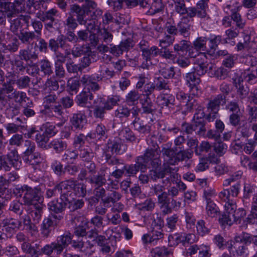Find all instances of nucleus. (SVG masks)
<instances>
[{"mask_svg": "<svg viewBox=\"0 0 257 257\" xmlns=\"http://www.w3.org/2000/svg\"><path fill=\"white\" fill-rule=\"evenodd\" d=\"M176 149L172 148V143L168 142L162 146L161 152L167 164L171 165L178 164L180 161H186L192 157L193 151L180 150L177 152Z\"/></svg>", "mask_w": 257, "mask_h": 257, "instance_id": "f257e3e1", "label": "nucleus"}, {"mask_svg": "<svg viewBox=\"0 0 257 257\" xmlns=\"http://www.w3.org/2000/svg\"><path fill=\"white\" fill-rule=\"evenodd\" d=\"M40 189L38 187L24 185L19 189V193L22 197L24 204L32 206L42 202Z\"/></svg>", "mask_w": 257, "mask_h": 257, "instance_id": "f03ea898", "label": "nucleus"}, {"mask_svg": "<svg viewBox=\"0 0 257 257\" xmlns=\"http://www.w3.org/2000/svg\"><path fill=\"white\" fill-rule=\"evenodd\" d=\"M221 102L225 103V97L221 94L216 95L209 101L206 106L208 112L206 119L208 121H212L216 118Z\"/></svg>", "mask_w": 257, "mask_h": 257, "instance_id": "7ed1b4c3", "label": "nucleus"}, {"mask_svg": "<svg viewBox=\"0 0 257 257\" xmlns=\"http://www.w3.org/2000/svg\"><path fill=\"white\" fill-rule=\"evenodd\" d=\"M75 181L72 179L62 181L57 185L62 199L68 202L73 201L74 197L73 188L75 187Z\"/></svg>", "mask_w": 257, "mask_h": 257, "instance_id": "20e7f679", "label": "nucleus"}, {"mask_svg": "<svg viewBox=\"0 0 257 257\" xmlns=\"http://www.w3.org/2000/svg\"><path fill=\"white\" fill-rule=\"evenodd\" d=\"M140 111V109L137 107H134L132 109V115L133 118L132 124L135 130L140 133L143 134L148 133L150 131V126L145 124L143 121L139 117Z\"/></svg>", "mask_w": 257, "mask_h": 257, "instance_id": "39448f33", "label": "nucleus"}, {"mask_svg": "<svg viewBox=\"0 0 257 257\" xmlns=\"http://www.w3.org/2000/svg\"><path fill=\"white\" fill-rule=\"evenodd\" d=\"M124 170L127 176H135L139 170L145 172L146 170V162L141 157H138L136 160L135 164L124 165Z\"/></svg>", "mask_w": 257, "mask_h": 257, "instance_id": "423d86ee", "label": "nucleus"}, {"mask_svg": "<svg viewBox=\"0 0 257 257\" xmlns=\"http://www.w3.org/2000/svg\"><path fill=\"white\" fill-rule=\"evenodd\" d=\"M184 79L192 94L198 95L199 90L197 86L201 82L200 76L192 69L190 72L186 73Z\"/></svg>", "mask_w": 257, "mask_h": 257, "instance_id": "0eeeda50", "label": "nucleus"}, {"mask_svg": "<svg viewBox=\"0 0 257 257\" xmlns=\"http://www.w3.org/2000/svg\"><path fill=\"white\" fill-rule=\"evenodd\" d=\"M153 148H148L146 150L142 157L146 162V166L150 161H152V165L155 167L161 165V162L158 158L159 146L157 144H153Z\"/></svg>", "mask_w": 257, "mask_h": 257, "instance_id": "6e6552de", "label": "nucleus"}, {"mask_svg": "<svg viewBox=\"0 0 257 257\" xmlns=\"http://www.w3.org/2000/svg\"><path fill=\"white\" fill-rule=\"evenodd\" d=\"M158 53L159 49L156 46H153L147 49H144L142 52L144 61L140 67L144 69H148L150 66L152 64V58L157 56L158 55Z\"/></svg>", "mask_w": 257, "mask_h": 257, "instance_id": "1a4fd4ad", "label": "nucleus"}, {"mask_svg": "<svg viewBox=\"0 0 257 257\" xmlns=\"http://www.w3.org/2000/svg\"><path fill=\"white\" fill-rule=\"evenodd\" d=\"M100 80H101V78L98 76L84 75L81 78L80 81L89 91H95L100 89V86L97 81Z\"/></svg>", "mask_w": 257, "mask_h": 257, "instance_id": "9d476101", "label": "nucleus"}, {"mask_svg": "<svg viewBox=\"0 0 257 257\" xmlns=\"http://www.w3.org/2000/svg\"><path fill=\"white\" fill-rule=\"evenodd\" d=\"M132 41L130 39L122 41L118 45H110V53L116 57H119L124 52L128 51L133 47Z\"/></svg>", "mask_w": 257, "mask_h": 257, "instance_id": "9b49d317", "label": "nucleus"}, {"mask_svg": "<svg viewBox=\"0 0 257 257\" xmlns=\"http://www.w3.org/2000/svg\"><path fill=\"white\" fill-rule=\"evenodd\" d=\"M10 2L0 0V25L5 23L6 17H13L15 15V10Z\"/></svg>", "mask_w": 257, "mask_h": 257, "instance_id": "f8f14e48", "label": "nucleus"}, {"mask_svg": "<svg viewBox=\"0 0 257 257\" xmlns=\"http://www.w3.org/2000/svg\"><path fill=\"white\" fill-rule=\"evenodd\" d=\"M241 242L235 241L234 240L231 244V248L235 249L237 254L243 256H247L253 252L252 246L250 244H240Z\"/></svg>", "mask_w": 257, "mask_h": 257, "instance_id": "ddd939ff", "label": "nucleus"}, {"mask_svg": "<svg viewBox=\"0 0 257 257\" xmlns=\"http://www.w3.org/2000/svg\"><path fill=\"white\" fill-rule=\"evenodd\" d=\"M204 116V113L202 111L196 113L194 116V130L196 133L199 135H203L206 131Z\"/></svg>", "mask_w": 257, "mask_h": 257, "instance_id": "4468645a", "label": "nucleus"}, {"mask_svg": "<svg viewBox=\"0 0 257 257\" xmlns=\"http://www.w3.org/2000/svg\"><path fill=\"white\" fill-rule=\"evenodd\" d=\"M108 170L107 167H102L97 175L88 178L89 182L95 186H102L105 185L106 182L105 176Z\"/></svg>", "mask_w": 257, "mask_h": 257, "instance_id": "2eb2a0df", "label": "nucleus"}, {"mask_svg": "<svg viewBox=\"0 0 257 257\" xmlns=\"http://www.w3.org/2000/svg\"><path fill=\"white\" fill-rule=\"evenodd\" d=\"M70 122L76 129L81 130L86 122V116L84 112L77 111L73 114Z\"/></svg>", "mask_w": 257, "mask_h": 257, "instance_id": "dca6fc26", "label": "nucleus"}, {"mask_svg": "<svg viewBox=\"0 0 257 257\" xmlns=\"http://www.w3.org/2000/svg\"><path fill=\"white\" fill-rule=\"evenodd\" d=\"M68 202L62 199L60 197L59 199H57L51 201L48 204L49 208L52 212L56 214L61 213L65 210Z\"/></svg>", "mask_w": 257, "mask_h": 257, "instance_id": "f3484780", "label": "nucleus"}, {"mask_svg": "<svg viewBox=\"0 0 257 257\" xmlns=\"http://www.w3.org/2000/svg\"><path fill=\"white\" fill-rule=\"evenodd\" d=\"M72 239V237L70 232H66L58 237L57 241L55 242L60 253L71 242Z\"/></svg>", "mask_w": 257, "mask_h": 257, "instance_id": "a211bd4d", "label": "nucleus"}, {"mask_svg": "<svg viewBox=\"0 0 257 257\" xmlns=\"http://www.w3.org/2000/svg\"><path fill=\"white\" fill-rule=\"evenodd\" d=\"M6 161L11 167L12 166L16 170L20 169L21 162L19 161V156L16 149L10 150L7 155Z\"/></svg>", "mask_w": 257, "mask_h": 257, "instance_id": "6ab92c4d", "label": "nucleus"}, {"mask_svg": "<svg viewBox=\"0 0 257 257\" xmlns=\"http://www.w3.org/2000/svg\"><path fill=\"white\" fill-rule=\"evenodd\" d=\"M158 203L160 205V208L163 214L166 215L170 213L171 209L169 207L170 198L168 193L165 191L157 196Z\"/></svg>", "mask_w": 257, "mask_h": 257, "instance_id": "aec40b11", "label": "nucleus"}, {"mask_svg": "<svg viewBox=\"0 0 257 257\" xmlns=\"http://www.w3.org/2000/svg\"><path fill=\"white\" fill-rule=\"evenodd\" d=\"M15 15L13 17H11L10 22L11 23L10 29L13 32H16L22 26V21L26 22L27 24L29 23V20L30 19L29 16H23L20 17L15 18L16 13L15 12Z\"/></svg>", "mask_w": 257, "mask_h": 257, "instance_id": "412c9836", "label": "nucleus"}, {"mask_svg": "<svg viewBox=\"0 0 257 257\" xmlns=\"http://www.w3.org/2000/svg\"><path fill=\"white\" fill-rule=\"evenodd\" d=\"M106 133V128L103 124H97L93 132L88 134L86 137L98 140H104L107 138Z\"/></svg>", "mask_w": 257, "mask_h": 257, "instance_id": "4be33fe9", "label": "nucleus"}, {"mask_svg": "<svg viewBox=\"0 0 257 257\" xmlns=\"http://www.w3.org/2000/svg\"><path fill=\"white\" fill-rule=\"evenodd\" d=\"M93 95L90 91H83L76 98V102L77 104L80 106H88V104H90L89 100L93 99Z\"/></svg>", "mask_w": 257, "mask_h": 257, "instance_id": "5701e85b", "label": "nucleus"}, {"mask_svg": "<svg viewBox=\"0 0 257 257\" xmlns=\"http://www.w3.org/2000/svg\"><path fill=\"white\" fill-rule=\"evenodd\" d=\"M175 97L170 94H163L157 98V103L162 108L168 107L173 108L175 105Z\"/></svg>", "mask_w": 257, "mask_h": 257, "instance_id": "b1692460", "label": "nucleus"}, {"mask_svg": "<svg viewBox=\"0 0 257 257\" xmlns=\"http://www.w3.org/2000/svg\"><path fill=\"white\" fill-rule=\"evenodd\" d=\"M14 87L10 82L4 83L0 88V104L5 106L7 103V94L14 91Z\"/></svg>", "mask_w": 257, "mask_h": 257, "instance_id": "393cba45", "label": "nucleus"}, {"mask_svg": "<svg viewBox=\"0 0 257 257\" xmlns=\"http://www.w3.org/2000/svg\"><path fill=\"white\" fill-rule=\"evenodd\" d=\"M18 56L21 60H24L26 62L30 60H36L38 58V53L33 51L29 47L20 50Z\"/></svg>", "mask_w": 257, "mask_h": 257, "instance_id": "a878e982", "label": "nucleus"}, {"mask_svg": "<svg viewBox=\"0 0 257 257\" xmlns=\"http://www.w3.org/2000/svg\"><path fill=\"white\" fill-rule=\"evenodd\" d=\"M24 162L27 164L35 166L41 164L43 159L41 154L38 152H34L25 157H23Z\"/></svg>", "mask_w": 257, "mask_h": 257, "instance_id": "bb28decb", "label": "nucleus"}, {"mask_svg": "<svg viewBox=\"0 0 257 257\" xmlns=\"http://www.w3.org/2000/svg\"><path fill=\"white\" fill-rule=\"evenodd\" d=\"M189 20L187 17H183L177 24V30L181 35L187 37L190 34L191 26L188 24Z\"/></svg>", "mask_w": 257, "mask_h": 257, "instance_id": "cd10ccee", "label": "nucleus"}, {"mask_svg": "<svg viewBox=\"0 0 257 257\" xmlns=\"http://www.w3.org/2000/svg\"><path fill=\"white\" fill-rule=\"evenodd\" d=\"M239 7H236L231 10V17L232 20L235 23L237 28L242 29L245 25V21L243 20L241 15L238 13Z\"/></svg>", "mask_w": 257, "mask_h": 257, "instance_id": "c85d7f7f", "label": "nucleus"}, {"mask_svg": "<svg viewBox=\"0 0 257 257\" xmlns=\"http://www.w3.org/2000/svg\"><path fill=\"white\" fill-rule=\"evenodd\" d=\"M232 211H229L228 210V207H225V212L219 219V222L222 226L224 227L230 226L235 222V219L233 218L234 215H232Z\"/></svg>", "mask_w": 257, "mask_h": 257, "instance_id": "c756f323", "label": "nucleus"}, {"mask_svg": "<svg viewBox=\"0 0 257 257\" xmlns=\"http://www.w3.org/2000/svg\"><path fill=\"white\" fill-rule=\"evenodd\" d=\"M225 207H228V210L229 211H232V215L233 218L235 219V222L241 218L243 217L246 215L245 211L242 208H239L236 210V205L233 202H228L226 205H225Z\"/></svg>", "mask_w": 257, "mask_h": 257, "instance_id": "7c9ffc66", "label": "nucleus"}, {"mask_svg": "<svg viewBox=\"0 0 257 257\" xmlns=\"http://www.w3.org/2000/svg\"><path fill=\"white\" fill-rule=\"evenodd\" d=\"M217 160V159L216 158L211 156L208 157L200 158L196 170L199 172L204 171L208 168L210 163H215Z\"/></svg>", "mask_w": 257, "mask_h": 257, "instance_id": "2f4dec72", "label": "nucleus"}, {"mask_svg": "<svg viewBox=\"0 0 257 257\" xmlns=\"http://www.w3.org/2000/svg\"><path fill=\"white\" fill-rule=\"evenodd\" d=\"M38 36L33 32L21 31L18 37L23 44H31Z\"/></svg>", "mask_w": 257, "mask_h": 257, "instance_id": "473e14b6", "label": "nucleus"}, {"mask_svg": "<svg viewBox=\"0 0 257 257\" xmlns=\"http://www.w3.org/2000/svg\"><path fill=\"white\" fill-rule=\"evenodd\" d=\"M3 224L4 229L10 233L14 232L16 229L20 228L21 226V223L19 221L13 218L4 220Z\"/></svg>", "mask_w": 257, "mask_h": 257, "instance_id": "72a5a7b5", "label": "nucleus"}, {"mask_svg": "<svg viewBox=\"0 0 257 257\" xmlns=\"http://www.w3.org/2000/svg\"><path fill=\"white\" fill-rule=\"evenodd\" d=\"M95 154V152L91 148L86 146L80 150L79 155L83 161L88 162H91Z\"/></svg>", "mask_w": 257, "mask_h": 257, "instance_id": "f704fd0d", "label": "nucleus"}, {"mask_svg": "<svg viewBox=\"0 0 257 257\" xmlns=\"http://www.w3.org/2000/svg\"><path fill=\"white\" fill-rule=\"evenodd\" d=\"M169 166H166L160 169H155L150 171V177L154 181H157L159 179H164L166 173H168V168Z\"/></svg>", "mask_w": 257, "mask_h": 257, "instance_id": "c9c22d12", "label": "nucleus"}, {"mask_svg": "<svg viewBox=\"0 0 257 257\" xmlns=\"http://www.w3.org/2000/svg\"><path fill=\"white\" fill-rule=\"evenodd\" d=\"M190 42L186 40H182L174 46V50L177 55H184L187 53Z\"/></svg>", "mask_w": 257, "mask_h": 257, "instance_id": "e433bc0d", "label": "nucleus"}, {"mask_svg": "<svg viewBox=\"0 0 257 257\" xmlns=\"http://www.w3.org/2000/svg\"><path fill=\"white\" fill-rule=\"evenodd\" d=\"M90 52V48L86 45H75L71 50V53L74 58L81 57L82 55Z\"/></svg>", "mask_w": 257, "mask_h": 257, "instance_id": "4c0bfd02", "label": "nucleus"}, {"mask_svg": "<svg viewBox=\"0 0 257 257\" xmlns=\"http://www.w3.org/2000/svg\"><path fill=\"white\" fill-rule=\"evenodd\" d=\"M34 209L32 210L30 214L35 223L38 222L40 220L43 213V205L40 203L32 205Z\"/></svg>", "mask_w": 257, "mask_h": 257, "instance_id": "58836bf2", "label": "nucleus"}, {"mask_svg": "<svg viewBox=\"0 0 257 257\" xmlns=\"http://www.w3.org/2000/svg\"><path fill=\"white\" fill-rule=\"evenodd\" d=\"M67 147V144L66 142L59 139H55L49 144V148H53L57 152H62Z\"/></svg>", "mask_w": 257, "mask_h": 257, "instance_id": "ea45409f", "label": "nucleus"}, {"mask_svg": "<svg viewBox=\"0 0 257 257\" xmlns=\"http://www.w3.org/2000/svg\"><path fill=\"white\" fill-rule=\"evenodd\" d=\"M58 13V11L55 9H52L46 12L43 14H38L37 17L42 21L45 22L46 21H55V16Z\"/></svg>", "mask_w": 257, "mask_h": 257, "instance_id": "a19ab883", "label": "nucleus"}, {"mask_svg": "<svg viewBox=\"0 0 257 257\" xmlns=\"http://www.w3.org/2000/svg\"><path fill=\"white\" fill-rule=\"evenodd\" d=\"M53 225V221L50 217L45 218L41 226V232L45 237H48L51 232V228Z\"/></svg>", "mask_w": 257, "mask_h": 257, "instance_id": "79ce46f5", "label": "nucleus"}, {"mask_svg": "<svg viewBox=\"0 0 257 257\" xmlns=\"http://www.w3.org/2000/svg\"><path fill=\"white\" fill-rule=\"evenodd\" d=\"M143 113L146 114H153L155 112V108L151 101L150 97L146 98L141 102Z\"/></svg>", "mask_w": 257, "mask_h": 257, "instance_id": "37998d69", "label": "nucleus"}, {"mask_svg": "<svg viewBox=\"0 0 257 257\" xmlns=\"http://www.w3.org/2000/svg\"><path fill=\"white\" fill-rule=\"evenodd\" d=\"M54 251L56 252L57 255L61 254L55 244V242H52L50 244H46L41 249V252L48 256L51 255Z\"/></svg>", "mask_w": 257, "mask_h": 257, "instance_id": "c03bdc74", "label": "nucleus"}, {"mask_svg": "<svg viewBox=\"0 0 257 257\" xmlns=\"http://www.w3.org/2000/svg\"><path fill=\"white\" fill-rule=\"evenodd\" d=\"M253 237L254 235L245 232H242L240 234L235 236L234 240L237 242L250 244V243L252 242Z\"/></svg>", "mask_w": 257, "mask_h": 257, "instance_id": "a18cd8bd", "label": "nucleus"}, {"mask_svg": "<svg viewBox=\"0 0 257 257\" xmlns=\"http://www.w3.org/2000/svg\"><path fill=\"white\" fill-rule=\"evenodd\" d=\"M140 98V94L135 90H132L129 92L126 96L125 102L128 105H135L138 102Z\"/></svg>", "mask_w": 257, "mask_h": 257, "instance_id": "49530a36", "label": "nucleus"}, {"mask_svg": "<svg viewBox=\"0 0 257 257\" xmlns=\"http://www.w3.org/2000/svg\"><path fill=\"white\" fill-rule=\"evenodd\" d=\"M206 212L208 216L216 217L219 214L218 208L213 202H206Z\"/></svg>", "mask_w": 257, "mask_h": 257, "instance_id": "de8ad7c7", "label": "nucleus"}, {"mask_svg": "<svg viewBox=\"0 0 257 257\" xmlns=\"http://www.w3.org/2000/svg\"><path fill=\"white\" fill-rule=\"evenodd\" d=\"M35 140L39 146L41 148L48 149L49 148V145L47 143L49 141V137L45 133L41 134L40 133H37L35 136Z\"/></svg>", "mask_w": 257, "mask_h": 257, "instance_id": "09e8293b", "label": "nucleus"}, {"mask_svg": "<svg viewBox=\"0 0 257 257\" xmlns=\"http://www.w3.org/2000/svg\"><path fill=\"white\" fill-rule=\"evenodd\" d=\"M100 39L102 42L108 44L112 41L113 36L110 31L105 28L99 30Z\"/></svg>", "mask_w": 257, "mask_h": 257, "instance_id": "8fccbe9b", "label": "nucleus"}, {"mask_svg": "<svg viewBox=\"0 0 257 257\" xmlns=\"http://www.w3.org/2000/svg\"><path fill=\"white\" fill-rule=\"evenodd\" d=\"M21 249L24 253L29 254L30 257H39L40 253L30 243L21 246Z\"/></svg>", "mask_w": 257, "mask_h": 257, "instance_id": "3c124183", "label": "nucleus"}, {"mask_svg": "<svg viewBox=\"0 0 257 257\" xmlns=\"http://www.w3.org/2000/svg\"><path fill=\"white\" fill-rule=\"evenodd\" d=\"M9 99H14L15 101L18 103H22L23 101H26V98H27L26 93L24 92L14 90L12 95H9Z\"/></svg>", "mask_w": 257, "mask_h": 257, "instance_id": "603ef678", "label": "nucleus"}, {"mask_svg": "<svg viewBox=\"0 0 257 257\" xmlns=\"http://www.w3.org/2000/svg\"><path fill=\"white\" fill-rule=\"evenodd\" d=\"M122 147L121 141L120 140H116L108 143L107 148L113 153H120Z\"/></svg>", "mask_w": 257, "mask_h": 257, "instance_id": "864d4df0", "label": "nucleus"}, {"mask_svg": "<svg viewBox=\"0 0 257 257\" xmlns=\"http://www.w3.org/2000/svg\"><path fill=\"white\" fill-rule=\"evenodd\" d=\"M207 39L205 37H198L193 42V46L197 51L206 50Z\"/></svg>", "mask_w": 257, "mask_h": 257, "instance_id": "5fc2aeb1", "label": "nucleus"}, {"mask_svg": "<svg viewBox=\"0 0 257 257\" xmlns=\"http://www.w3.org/2000/svg\"><path fill=\"white\" fill-rule=\"evenodd\" d=\"M132 114V109H128L126 106H121L118 108L115 111V116L119 118H126Z\"/></svg>", "mask_w": 257, "mask_h": 257, "instance_id": "6e6d98bb", "label": "nucleus"}, {"mask_svg": "<svg viewBox=\"0 0 257 257\" xmlns=\"http://www.w3.org/2000/svg\"><path fill=\"white\" fill-rule=\"evenodd\" d=\"M164 8L162 0H153L150 6L149 12L152 14L159 13L163 10Z\"/></svg>", "mask_w": 257, "mask_h": 257, "instance_id": "4d7b16f0", "label": "nucleus"}, {"mask_svg": "<svg viewBox=\"0 0 257 257\" xmlns=\"http://www.w3.org/2000/svg\"><path fill=\"white\" fill-rule=\"evenodd\" d=\"M86 192L85 186L82 183H77L75 181V187L73 188L74 197H84Z\"/></svg>", "mask_w": 257, "mask_h": 257, "instance_id": "13d9d810", "label": "nucleus"}, {"mask_svg": "<svg viewBox=\"0 0 257 257\" xmlns=\"http://www.w3.org/2000/svg\"><path fill=\"white\" fill-rule=\"evenodd\" d=\"M120 100V96L118 95H113L109 97L104 104V108L107 110L112 109L114 106L117 104Z\"/></svg>", "mask_w": 257, "mask_h": 257, "instance_id": "bf43d9fd", "label": "nucleus"}, {"mask_svg": "<svg viewBox=\"0 0 257 257\" xmlns=\"http://www.w3.org/2000/svg\"><path fill=\"white\" fill-rule=\"evenodd\" d=\"M121 194L117 191H113L107 197L102 199L104 203H115L119 201L121 198Z\"/></svg>", "mask_w": 257, "mask_h": 257, "instance_id": "052dcab7", "label": "nucleus"}, {"mask_svg": "<svg viewBox=\"0 0 257 257\" xmlns=\"http://www.w3.org/2000/svg\"><path fill=\"white\" fill-rule=\"evenodd\" d=\"M196 228L198 233L202 236L208 234L210 232V229L205 225V221L202 219L198 221Z\"/></svg>", "mask_w": 257, "mask_h": 257, "instance_id": "680f3d73", "label": "nucleus"}, {"mask_svg": "<svg viewBox=\"0 0 257 257\" xmlns=\"http://www.w3.org/2000/svg\"><path fill=\"white\" fill-rule=\"evenodd\" d=\"M178 218L179 217L177 214H174L166 219L165 226L169 228L170 231H173L176 228Z\"/></svg>", "mask_w": 257, "mask_h": 257, "instance_id": "e2e57ef3", "label": "nucleus"}, {"mask_svg": "<svg viewBox=\"0 0 257 257\" xmlns=\"http://www.w3.org/2000/svg\"><path fill=\"white\" fill-rule=\"evenodd\" d=\"M23 148L24 150L23 157H25L35 152L36 147L33 142L30 140H26L24 142Z\"/></svg>", "mask_w": 257, "mask_h": 257, "instance_id": "0e129e2a", "label": "nucleus"}, {"mask_svg": "<svg viewBox=\"0 0 257 257\" xmlns=\"http://www.w3.org/2000/svg\"><path fill=\"white\" fill-rule=\"evenodd\" d=\"M169 242L171 246H175L179 243H184L183 233L176 234L174 235H169L168 237Z\"/></svg>", "mask_w": 257, "mask_h": 257, "instance_id": "69168bd1", "label": "nucleus"}, {"mask_svg": "<svg viewBox=\"0 0 257 257\" xmlns=\"http://www.w3.org/2000/svg\"><path fill=\"white\" fill-rule=\"evenodd\" d=\"M119 136L127 141H134L136 139L133 132L128 127L123 128L119 133Z\"/></svg>", "mask_w": 257, "mask_h": 257, "instance_id": "338daca9", "label": "nucleus"}, {"mask_svg": "<svg viewBox=\"0 0 257 257\" xmlns=\"http://www.w3.org/2000/svg\"><path fill=\"white\" fill-rule=\"evenodd\" d=\"M174 9L176 13L180 15H184L186 14L187 8L184 0L175 2L174 3Z\"/></svg>", "mask_w": 257, "mask_h": 257, "instance_id": "774afa93", "label": "nucleus"}]
</instances>
